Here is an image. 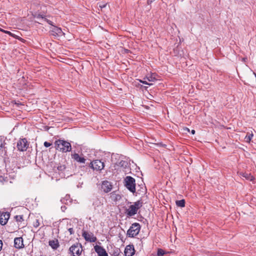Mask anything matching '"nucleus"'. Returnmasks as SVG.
Returning a JSON list of instances; mask_svg holds the SVG:
<instances>
[{"label": "nucleus", "instance_id": "9", "mask_svg": "<svg viewBox=\"0 0 256 256\" xmlns=\"http://www.w3.org/2000/svg\"><path fill=\"white\" fill-rule=\"evenodd\" d=\"M135 252V250L133 245H128L125 248L124 251V256H132Z\"/></svg>", "mask_w": 256, "mask_h": 256}, {"label": "nucleus", "instance_id": "17", "mask_svg": "<svg viewBox=\"0 0 256 256\" xmlns=\"http://www.w3.org/2000/svg\"><path fill=\"white\" fill-rule=\"evenodd\" d=\"M240 175L246 178V179L249 180L250 181H252L254 180V178L253 176L251 175L250 174L246 173V172H243L240 174Z\"/></svg>", "mask_w": 256, "mask_h": 256}, {"label": "nucleus", "instance_id": "39", "mask_svg": "<svg viewBox=\"0 0 256 256\" xmlns=\"http://www.w3.org/2000/svg\"><path fill=\"white\" fill-rule=\"evenodd\" d=\"M186 130L187 131H188V132H189V131H190V130H189L188 128H186Z\"/></svg>", "mask_w": 256, "mask_h": 256}, {"label": "nucleus", "instance_id": "29", "mask_svg": "<svg viewBox=\"0 0 256 256\" xmlns=\"http://www.w3.org/2000/svg\"><path fill=\"white\" fill-rule=\"evenodd\" d=\"M68 232H70V234H74V232L72 228H70L68 230Z\"/></svg>", "mask_w": 256, "mask_h": 256}, {"label": "nucleus", "instance_id": "27", "mask_svg": "<svg viewBox=\"0 0 256 256\" xmlns=\"http://www.w3.org/2000/svg\"><path fill=\"white\" fill-rule=\"evenodd\" d=\"M44 144V146H46V148H48L52 145V144L48 142H45Z\"/></svg>", "mask_w": 256, "mask_h": 256}, {"label": "nucleus", "instance_id": "31", "mask_svg": "<svg viewBox=\"0 0 256 256\" xmlns=\"http://www.w3.org/2000/svg\"><path fill=\"white\" fill-rule=\"evenodd\" d=\"M45 20H46V22H48L50 24L53 26V25H52V21L49 20H46V18H45Z\"/></svg>", "mask_w": 256, "mask_h": 256}, {"label": "nucleus", "instance_id": "1", "mask_svg": "<svg viewBox=\"0 0 256 256\" xmlns=\"http://www.w3.org/2000/svg\"><path fill=\"white\" fill-rule=\"evenodd\" d=\"M56 148L62 152H70L72 149L70 144L66 141L58 140L55 142Z\"/></svg>", "mask_w": 256, "mask_h": 256}, {"label": "nucleus", "instance_id": "6", "mask_svg": "<svg viewBox=\"0 0 256 256\" xmlns=\"http://www.w3.org/2000/svg\"><path fill=\"white\" fill-rule=\"evenodd\" d=\"M28 147V144L26 138H20L17 142V148L20 151H26Z\"/></svg>", "mask_w": 256, "mask_h": 256}, {"label": "nucleus", "instance_id": "37", "mask_svg": "<svg viewBox=\"0 0 256 256\" xmlns=\"http://www.w3.org/2000/svg\"><path fill=\"white\" fill-rule=\"evenodd\" d=\"M62 210L64 211V208H65V206H64V208L62 207Z\"/></svg>", "mask_w": 256, "mask_h": 256}, {"label": "nucleus", "instance_id": "32", "mask_svg": "<svg viewBox=\"0 0 256 256\" xmlns=\"http://www.w3.org/2000/svg\"><path fill=\"white\" fill-rule=\"evenodd\" d=\"M2 242L1 240H0V250H2Z\"/></svg>", "mask_w": 256, "mask_h": 256}, {"label": "nucleus", "instance_id": "30", "mask_svg": "<svg viewBox=\"0 0 256 256\" xmlns=\"http://www.w3.org/2000/svg\"><path fill=\"white\" fill-rule=\"evenodd\" d=\"M4 32L6 33V34H7L10 36H12V34L9 31H7V30H4Z\"/></svg>", "mask_w": 256, "mask_h": 256}, {"label": "nucleus", "instance_id": "12", "mask_svg": "<svg viewBox=\"0 0 256 256\" xmlns=\"http://www.w3.org/2000/svg\"><path fill=\"white\" fill-rule=\"evenodd\" d=\"M137 210L135 208L133 204H132L130 205L126 210V212L128 216H132L136 214L137 212Z\"/></svg>", "mask_w": 256, "mask_h": 256}, {"label": "nucleus", "instance_id": "33", "mask_svg": "<svg viewBox=\"0 0 256 256\" xmlns=\"http://www.w3.org/2000/svg\"><path fill=\"white\" fill-rule=\"evenodd\" d=\"M2 141L0 140V148L2 147Z\"/></svg>", "mask_w": 256, "mask_h": 256}, {"label": "nucleus", "instance_id": "22", "mask_svg": "<svg viewBox=\"0 0 256 256\" xmlns=\"http://www.w3.org/2000/svg\"><path fill=\"white\" fill-rule=\"evenodd\" d=\"M148 82H154L156 80V78L152 75L147 76L146 78Z\"/></svg>", "mask_w": 256, "mask_h": 256}, {"label": "nucleus", "instance_id": "18", "mask_svg": "<svg viewBox=\"0 0 256 256\" xmlns=\"http://www.w3.org/2000/svg\"><path fill=\"white\" fill-rule=\"evenodd\" d=\"M49 245L53 248V249H56L58 246V240H50L49 242Z\"/></svg>", "mask_w": 256, "mask_h": 256}, {"label": "nucleus", "instance_id": "21", "mask_svg": "<svg viewBox=\"0 0 256 256\" xmlns=\"http://www.w3.org/2000/svg\"><path fill=\"white\" fill-rule=\"evenodd\" d=\"M133 206L135 207V208L137 210L142 206V202L138 200L134 203Z\"/></svg>", "mask_w": 256, "mask_h": 256}, {"label": "nucleus", "instance_id": "20", "mask_svg": "<svg viewBox=\"0 0 256 256\" xmlns=\"http://www.w3.org/2000/svg\"><path fill=\"white\" fill-rule=\"evenodd\" d=\"M176 204L177 206L183 208L185 206V201L184 200L176 201Z\"/></svg>", "mask_w": 256, "mask_h": 256}, {"label": "nucleus", "instance_id": "13", "mask_svg": "<svg viewBox=\"0 0 256 256\" xmlns=\"http://www.w3.org/2000/svg\"><path fill=\"white\" fill-rule=\"evenodd\" d=\"M52 32H53L52 34H56L58 36H61L64 34L62 29L60 28H58L56 26H53L52 29Z\"/></svg>", "mask_w": 256, "mask_h": 256}, {"label": "nucleus", "instance_id": "25", "mask_svg": "<svg viewBox=\"0 0 256 256\" xmlns=\"http://www.w3.org/2000/svg\"><path fill=\"white\" fill-rule=\"evenodd\" d=\"M157 254L158 256H162L164 254V252L162 250L159 249Z\"/></svg>", "mask_w": 256, "mask_h": 256}, {"label": "nucleus", "instance_id": "38", "mask_svg": "<svg viewBox=\"0 0 256 256\" xmlns=\"http://www.w3.org/2000/svg\"><path fill=\"white\" fill-rule=\"evenodd\" d=\"M4 30H2V28H0V31H2V32H4Z\"/></svg>", "mask_w": 256, "mask_h": 256}, {"label": "nucleus", "instance_id": "14", "mask_svg": "<svg viewBox=\"0 0 256 256\" xmlns=\"http://www.w3.org/2000/svg\"><path fill=\"white\" fill-rule=\"evenodd\" d=\"M72 158L78 162L83 164L85 163L86 159L84 158L80 157L78 154H74L72 155Z\"/></svg>", "mask_w": 256, "mask_h": 256}, {"label": "nucleus", "instance_id": "19", "mask_svg": "<svg viewBox=\"0 0 256 256\" xmlns=\"http://www.w3.org/2000/svg\"><path fill=\"white\" fill-rule=\"evenodd\" d=\"M253 136L254 135L252 132H251L250 133L248 132L247 134L246 135L244 138L246 142H250L252 138L253 137Z\"/></svg>", "mask_w": 256, "mask_h": 256}, {"label": "nucleus", "instance_id": "8", "mask_svg": "<svg viewBox=\"0 0 256 256\" xmlns=\"http://www.w3.org/2000/svg\"><path fill=\"white\" fill-rule=\"evenodd\" d=\"M112 185L111 183L107 180L102 182L101 184V188L104 192H108L112 189Z\"/></svg>", "mask_w": 256, "mask_h": 256}, {"label": "nucleus", "instance_id": "15", "mask_svg": "<svg viewBox=\"0 0 256 256\" xmlns=\"http://www.w3.org/2000/svg\"><path fill=\"white\" fill-rule=\"evenodd\" d=\"M10 218V214L8 213H5L0 218V224L4 226L6 224Z\"/></svg>", "mask_w": 256, "mask_h": 256}, {"label": "nucleus", "instance_id": "26", "mask_svg": "<svg viewBox=\"0 0 256 256\" xmlns=\"http://www.w3.org/2000/svg\"><path fill=\"white\" fill-rule=\"evenodd\" d=\"M114 256H125L124 254L121 252H114L113 254Z\"/></svg>", "mask_w": 256, "mask_h": 256}, {"label": "nucleus", "instance_id": "16", "mask_svg": "<svg viewBox=\"0 0 256 256\" xmlns=\"http://www.w3.org/2000/svg\"><path fill=\"white\" fill-rule=\"evenodd\" d=\"M110 198L112 200L116 202L120 200L122 198L121 196L118 194H116L115 192H112L110 194Z\"/></svg>", "mask_w": 256, "mask_h": 256}, {"label": "nucleus", "instance_id": "23", "mask_svg": "<svg viewBox=\"0 0 256 256\" xmlns=\"http://www.w3.org/2000/svg\"><path fill=\"white\" fill-rule=\"evenodd\" d=\"M106 4H104L103 2H100L98 4V7L100 8L101 10H102L106 8Z\"/></svg>", "mask_w": 256, "mask_h": 256}, {"label": "nucleus", "instance_id": "24", "mask_svg": "<svg viewBox=\"0 0 256 256\" xmlns=\"http://www.w3.org/2000/svg\"><path fill=\"white\" fill-rule=\"evenodd\" d=\"M15 218H16V220L18 222H21L23 220L22 216H15Z\"/></svg>", "mask_w": 256, "mask_h": 256}, {"label": "nucleus", "instance_id": "10", "mask_svg": "<svg viewBox=\"0 0 256 256\" xmlns=\"http://www.w3.org/2000/svg\"><path fill=\"white\" fill-rule=\"evenodd\" d=\"M94 249L98 256H108L106 250L101 246L96 245L94 246Z\"/></svg>", "mask_w": 256, "mask_h": 256}, {"label": "nucleus", "instance_id": "34", "mask_svg": "<svg viewBox=\"0 0 256 256\" xmlns=\"http://www.w3.org/2000/svg\"><path fill=\"white\" fill-rule=\"evenodd\" d=\"M154 0H148V4H150L151 2H152L153 1H154Z\"/></svg>", "mask_w": 256, "mask_h": 256}, {"label": "nucleus", "instance_id": "11", "mask_svg": "<svg viewBox=\"0 0 256 256\" xmlns=\"http://www.w3.org/2000/svg\"><path fill=\"white\" fill-rule=\"evenodd\" d=\"M14 246L16 248H22L24 246L23 240L22 238H16L14 240Z\"/></svg>", "mask_w": 256, "mask_h": 256}, {"label": "nucleus", "instance_id": "4", "mask_svg": "<svg viewBox=\"0 0 256 256\" xmlns=\"http://www.w3.org/2000/svg\"><path fill=\"white\" fill-rule=\"evenodd\" d=\"M70 251L73 256H80L82 252V248L80 244H76L70 248Z\"/></svg>", "mask_w": 256, "mask_h": 256}, {"label": "nucleus", "instance_id": "5", "mask_svg": "<svg viewBox=\"0 0 256 256\" xmlns=\"http://www.w3.org/2000/svg\"><path fill=\"white\" fill-rule=\"evenodd\" d=\"M90 167L94 170L100 171L104 169V164L103 162L98 160H93L90 163Z\"/></svg>", "mask_w": 256, "mask_h": 256}, {"label": "nucleus", "instance_id": "36", "mask_svg": "<svg viewBox=\"0 0 256 256\" xmlns=\"http://www.w3.org/2000/svg\"><path fill=\"white\" fill-rule=\"evenodd\" d=\"M62 210L64 211V208H65V206H64V208L62 207Z\"/></svg>", "mask_w": 256, "mask_h": 256}, {"label": "nucleus", "instance_id": "3", "mask_svg": "<svg viewBox=\"0 0 256 256\" xmlns=\"http://www.w3.org/2000/svg\"><path fill=\"white\" fill-rule=\"evenodd\" d=\"M140 226L139 224L134 223L132 224L127 232V235L129 237L133 238L138 235L140 232Z\"/></svg>", "mask_w": 256, "mask_h": 256}, {"label": "nucleus", "instance_id": "28", "mask_svg": "<svg viewBox=\"0 0 256 256\" xmlns=\"http://www.w3.org/2000/svg\"><path fill=\"white\" fill-rule=\"evenodd\" d=\"M140 82L144 84H148L149 86H151L152 84L148 83L146 81L140 80Z\"/></svg>", "mask_w": 256, "mask_h": 256}, {"label": "nucleus", "instance_id": "2", "mask_svg": "<svg viewBox=\"0 0 256 256\" xmlns=\"http://www.w3.org/2000/svg\"><path fill=\"white\" fill-rule=\"evenodd\" d=\"M124 186L132 192H136V180L130 176H127L124 179Z\"/></svg>", "mask_w": 256, "mask_h": 256}, {"label": "nucleus", "instance_id": "7", "mask_svg": "<svg viewBox=\"0 0 256 256\" xmlns=\"http://www.w3.org/2000/svg\"><path fill=\"white\" fill-rule=\"evenodd\" d=\"M82 236L85 240L88 242H95L96 240V237L94 236L92 232L84 231L82 232Z\"/></svg>", "mask_w": 256, "mask_h": 256}, {"label": "nucleus", "instance_id": "35", "mask_svg": "<svg viewBox=\"0 0 256 256\" xmlns=\"http://www.w3.org/2000/svg\"><path fill=\"white\" fill-rule=\"evenodd\" d=\"M191 132H192V134H195V130H192Z\"/></svg>", "mask_w": 256, "mask_h": 256}]
</instances>
